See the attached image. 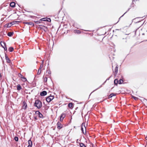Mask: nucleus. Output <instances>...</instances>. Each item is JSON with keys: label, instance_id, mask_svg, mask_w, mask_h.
Listing matches in <instances>:
<instances>
[{"label": "nucleus", "instance_id": "nucleus-1", "mask_svg": "<svg viewBox=\"0 0 147 147\" xmlns=\"http://www.w3.org/2000/svg\"><path fill=\"white\" fill-rule=\"evenodd\" d=\"M34 106L36 107L38 109H40L42 107V102L39 100H36L35 101Z\"/></svg>", "mask_w": 147, "mask_h": 147}, {"label": "nucleus", "instance_id": "nucleus-2", "mask_svg": "<svg viewBox=\"0 0 147 147\" xmlns=\"http://www.w3.org/2000/svg\"><path fill=\"white\" fill-rule=\"evenodd\" d=\"M81 130L82 132L84 134L86 133V129L85 126V124L84 123H82L81 126Z\"/></svg>", "mask_w": 147, "mask_h": 147}, {"label": "nucleus", "instance_id": "nucleus-3", "mask_svg": "<svg viewBox=\"0 0 147 147\" xmlns=\"http://www.w3.org/2000/svg\"><path fill=\"white\" fill-rule=\"evenodd\" d=\"M54 98V96H50L47 98H46V100L47 102H50Z\"/></svg>", "mask_w": 147, "mask_h": 147}, {"label": "nucleus", "instance_id": "nucleus-4", "mask_svg": "<svg viewBox=\"0 0 147 147\" xmlns=\"http://www.w3.org/2000/svg\"><path fill=\"white\" fill-rule=\"evenodd\" d=\"M35 112V113L36 114H37L38 117L40 118H43V116L42 114L40 113L39 111H34Z\"/></svg>", "mask_w": 147, "mask_h": 147}, {"label": "nucleus", "instance_id": "nucleus-5", "mask_svg": "<svg viewBox=\"0 0 147 147\" xmlns=\"http://www.w3.org/2000/svg\"><path fill=\"white\" fill-rule=\"evenodd\" d=\"M57 125L58 129H60L63 127V125L61 124L60 122H58L57 124Z\"/></svg>", "mask_w": 147, "mask_h": 147}, {"label": "nucleus", "instance_id": "nucleus-6", "mask_svg": "<svg viewBox=\"0 0 147 147\" xmlns=\"http://www.w3.org/2000/svg\"><path fill=\"white\" fill-rule=\"evenodd\" d=\"M40 20L43 21H47L49 22H50L51 21V20L50 18H42Z\"/></svg>", "mask_w": 147, "mask_h": 147}, {"label": "nucleus", "instance_id": "nucleus-7", "mask_svg": "<svg viewBox=\"0 0 147 147\" xmlns=\"http://www.w3.org/2000/svg\"><path fill=\"white\" fill-rule=\"evenodd\" d=\"M5 59L6 60V62L8 63H10L11 62V60L9 58L7 54H5Z\"/></svg>", "mask_w": 147, "mask_h": 147}, {"label": "nucleus", "instance_id": "nucleus-8", "mask_svg": "<svg viewBox=\"0 0 147 147\" xmlns=\"http://www.w3.org/2000/svg\"><path fill=\"white\" fill-rule=\"evenodd\" d=\"M47 94V92L45 91H43L40 92V94L41 96H44L46 95Z\"/></svg>", "mask_w": 147, "mask_h": 147}, {"label": "nucleus", "instance_id": "nucleus-9", "mask_svg": "<svg viewBox=\"0 0 147 147\" xmlns=\"http://www.w3.org/2000/svg\"><path fill=\"white\" fill-rule=\"evenodd\" d=\"M27 105L26 102L24 101L23 102V105L22 106V108L23 109L25 110L26 109Z\"/></svg>", "mask_w": 147, "mask_h": 147}, {"label": "nucleus", "instance_id": "nucleus-10", "mask_svg": "<svg viewBox=\"0 0 147 147\" xmlns=\"http://www.w3.org/2000/svg\"><path fill=\"white\" fill-rule=\"evenodd\" d=\"M19 76L22 79V80L23 81H25L27 80L26 79L25 77H24L21 74H20Z\"/></svg>", "mask_w": 147, "mask_h": 147}, {"label": "nucleus", "instance_id": "nucleus-11", "mask_svg": "<svg viewBox=\"0 0 147 147\" xmlns=\"http://www.w3.org/2000/svg\"><path fill=\"white\" fill-rule=\"evenodd\" d=\"M118 65H117L116 66V67L115 69V76L116 75L117 73L118 72Z\"/></svg>", "mask_w": 147, "mask_h": 147}, {"label": "nucleus", "instance_id": "nucleus-12", "mask_svg": "<svg viewBox=\"0 0 147 147\" xmlns=\"http://www.w3.org/2000/svg\"><path fill=\"white\" fill-rule=\"evenodd\" d=\"M28 147H32V142L30 140H29L28 141Z\"/></svg>", "mask_w": 147, "mask_h": 147}, {"label": "nucleus", "instance_id": "nucleus-13", "mask_svg": "<svg viewBox=\"0 0 147 147\" xmlns=\"http://www.w3.org/2000/svg\"><path fill=\"white\" fill-rule=\"evenodd\" d=\"M25 24L28 25H30L32 26H33L34 25L33 23L31 22H26Z\"/></svg>", "mask_w": 147, "mask_h": 147}, {"label": "nucleus", "instance_id": "nucleus-14", "mask_svg": "<svg viewBox=\"0 0 147 147\" xmlns=\"http://www.w3.org/2000/svg\"><path fill=\"white\" fill-rule=\"evenodd\" d=\"M15 5L16 3L14 2H12L10 4V6L12 7H15Z\"/></svg>", "mask_w": 147, "mask_h": 147}, {"label": "nucleus", "instance_id": "nucleus-15", "mask_svg": "<svg viewBox=\"0 0 147 147\" xmlns=\"http://www.w3.org/2000/svg\"><path fill=\"white\" fill-rule=\"evenodd\" d=\"M17 89L18 90H20L22 89V87L20 85L18 84L17 86Z\"/></svg>", "mask_w": 147, "mask_h": 147}, {"label": "nucleus", "instance_id": "nucleus-16", "mask_svg": "<svg viewBox=\"0 0 147 147\" xmlns=\"http://www.w3.org/2000/svg\"><path fill=\"white\" fill-rule=\"evenodd\" d=\"M65 116V114L63 113H62L60 116V118H61L63 119Z\"/></svg>", "mask_w": 147, "mask_h": 147}, {"label": "nucleus", "instance_id": "nucleus-17", "mask_svg": "<svg viewBox=\"0 0 147 147\" xmlns=\"http://www.w3.org/2000/svg\"><path fill=\"white\" fill-rule=\"evenodd\" d=\"M73 105V103H72L71 102L69 103V104L68 105V107L70 108H71L72 107Z\"/></svg>", "mask_w": 147, "mask_h": 147}, {"label": "nucleus", "instance_id": "nucleus-18", "mask_svg": "<svg viewBox=\"0 0 147 147\" xmlns=\"http://www.w3.org/2000/svg\"><path fill=\"white\" fill-rule=\"evenodd\" d=\"M13 32H9L7 34V35L9 36H11L13 34Z\"/></svg>", "mask_w": 147, "mask_h": 147}, {"label": "nucleus", "instance_id": "nucleus-19", "mask_svg": "<svg viewBox=\"0 0 147 147\" xmlns=\"http://www.w3.org/2000/svg\"><path fill=\"white\" fill-rule=\"evenodd\" d=\"M8 50L9 51L12 52L13 51V48L12 47H10L9 48Z\"/></svg>", "mask_w": 147, "mask_h": 147}, {"label": "nucleus", "instance_id": "nucleus-20", "mask_svg": "<svg viewBox=\"0 0 147 147\" xmlns=\"http://www.w3.org/2000/svg\"><path fill=\"white\" fill-rule=\"evenodd\" d=\"M74 32L77 33L78 34H80L81 33L80 31L79 30H74Z\"/></svg>", "mask_w": 147, "mask_h": 147}, {"label": "nucleus", "instance_id": "nucleus-21", "mask_svg": "<svg viewBox=\"0 0 147 147\" xmlns=\"http://www.w3.org/2000/svg\"><path fill=\"white\" fill-rule=\"evenodd\" d=\"M18 22H19L18 21H13L11 22V24L12 25H13Z\"/></svg>", "mask_w": 147, "mask_h": 147}, {"label": "nucleus", "instance_id": "nucleus-22", "mask_svg": "<svg viewBox=\"0 0 147 147\" xmlns=\"http://www.w3.org/2000/svg\"><path fill=\"white\" fill-rule=\"evenodd\" d=\"M123 82V80L121 79H120L119 81L118 82L119 84H122Z\"/></svg>", "mask_w": 147, "mask_h": 147}, {"label": "nucleus", "instance_id": "nucleus-23", "mask_svg": "<svg viewBox=\"0 0 147 147\" xmlns=\"http://www.w3.org/2000/svg\"><path fill=\"white\" fill-rule=\"evenodd\" d=\"M118 80L117 79H115L114 81V83L115 84H117L118 83Z\"/></svg>", "mask_w": 147, "mask_h": 147}, {"label": "nucleus", "instance_id": "nucleus-24", "mask_svg": "<svg viewBox=\"0 0 147 147\" xmlns=\"http://www.w3.org/2000/svg\"><path fill=\"white\" fill-rule=\"evenodd\" d=\"M80 146L81 147H86L84 144L83 143H81L80 144Z\"/></svg>", "mask_w": 147, "mask_h": 147}, {"label": "nucleus", "instance_id": "nucleus-25", "mask_svg": "<svg viewBox=\"0 0 147 147\" xmlns=\"http://www.w3.org/2000/svg\"><path fill=\"white\" fill-rule=\"evenodd\" d=\"M5 25L7 26V27L9 28L12 25V24H11V22L10 23L6 24Z\"/></svg>", "mask_w": 147, "mask_h": 147}, {"label": "nucleus", "instance_id": "nucleus-26", "mask_svg": "<svg viewBox=\"0 0 147 147\" xmlns=\"http://www.w3.org/2000/svg\"><path fill=\"white\" fill-rule=\"evenodd\" d=\"M43 78L44 82H46L47 81V77H43Z\"/></svg>", "mask_w": 147, "mask_h": 147}, {"label": "nucleus", "instance_id": "nucleus-27", "mask_svg": "<svg viewBox=\"0 0 147 147\" xmlns=\"http://www.w3.org/2000/svg\"><path fill=\"white\" fill-rule=\"evenodd\" d=\"M1 45L2 47L3 48H4V50L5 51H7V48L6 47V46H5V47H4V46H3V45H2V44L1 43Z\"/></svg>", "mask_w": 147, "mask_h": 147}, {"label": "nucleus", "instance_id": "nucleus-28", "mask_svg": "<svg viewBox=\"0 0 147 147\" xmlns=\"http://www.w3.org/2000/svg\"><path fill=\"white\" fill-rule=\"evenodd\" d=\"M14 140L16 141H18V137L16 136L14 138Z\"/></svg>", "mask_w": 147, "mask_h": 147}, {"label": "nucleus", "instance_id": "nucleus-29", "mask_svg": "<svg viewBox=\"0 0 147 147\" xmlns=\"http://www.w3.org/2000/svg\"><path fill=\"white\" fill-rule=\"evenodd\" d=\"M131 8V7H130V8H129L127 10V11H126L122 16H121L119 18V20H120V18L123 17V16L126 13H127L129 10Z\"/></svg>", "mask_w": 147, "mask_h": 147}, {"label": "nucleus", "instance_id": "nucleus-30", "mask_svg": "<svg viewBox=\"0 0 147 147\" xmlns=\"http://www.w3.org/2000/svg\"><path fill=\"white\" fill-rule=\"evenodd\" d=\"M47 72L49 74H51V72L50 70L48 69L47 70Z\"/></svg>", "mask_w": 147, "mask_h": 147}, {"label": "nucleus", "instance_id": "nucleus-31", "mask_svg": "<svg viewBox=\"0 0 147 147\" xmlns=\"http://www.w3.org/2000/svg\"><path fill=\"white\" fill-rule=\"evenodd\" d=\"M43 66V64H41L40 65V67L39 69V70H41V69H42V67Z\"/></svg>", "mask_w": 147, "mask_h": 147}, {"label": "nucleus", "instance_id": "nucleus-32", "mask_svg": "<svg viewBox=\"0 0 147 147\" xmlns=\"http://www.w3.org/2000/svg\"><path fill=\"white\" fill-rule=\"evenodd\" d=\"M41 70H40L38 69V71L37 73V74L38 75H40L41 73Z\"/></svg>", "mask_w": 147, "mask_h": 147}, {"label": "nucleus", "instance_id": "nucleus-33", "mask_svg": "<svg viewBox=\"0 0 147 147\" xmlns=\"http://www.w3.org/2000/svg\"><path fill=\"white\" fill-rule=\"evenodd\" d=\"M132 97L135 100H136L138 99V98L135 97L134 96H132Z\"/></svg>", "mask_w": 147, "mask_h": 147}, {"label": "nucleus", "instance_id": "nucleus-34", "mask_svg": "<svg viewBox=\"0 0 147 147\" xmlns=\"http://www.w3.org/2000/svg\"><path fill=\"white\" fill-rule=\"evenodd\" d=\"M1 43L2 44V45H3V46L4 45V46H5L6 43L5 42H1Z\"/></svg>", "mask_w": 147, "mask_h": 147}, {"label": "nucleus", "instance_id": "nucleus-35", "mask_svg": "<svg viewBox=\"0 0 147 147\" xmlns=\"http://www.w3.org/2000/svg\"><path fill=\"white\" fill-rule=\"evenodd\" d=\"M112 97L113 96H115L116 95V94L115 93H111Z\"/></svg>", "mask_w": 147, "mask_h": 147}, {"label": "nucleus", "instance_id": "nucleus-36", "mask_svg": "<svg viewBox=\"0 0 147 147\" xmlns=\"http://www.w3.org/2000/svg\"><path fill=\"white\" fill-rule=\"evenodd\" d=\"M112 94H111L109 96V98H111L112 97Z\"/></svg>", "mask_w": 147, "mask_h": 147}, {"label": "nucleus", "instance_id": "nucleus-37", "mask_svg": "<svg viewBox=\"0 0 147 147\" xmlns=\"http://www.w3.org/2000/svg\"><path fill=\"white\" fill-rule=\"evenodd\" d=\"M102 86V85H101L98 88H97L96 89H95V90H94L93 91H94L96 90H97V89H98L100 88H101V87Z\"/></svg>", "mask_w": 147, "mask_h": 147}, {"label": "nucleus", "instance_id": "nucleus-38", "mask_svg": "<svg viewBox=\"0 0 147 147\" xmlns=\"http://www.w3.org/2000/svg\"><path fill=\"white\" fill-rule=\"evenodd\" d=\"M123 39H124L125 40V42H127V39H126V38H123Z\"/></svg>", "mask_w": 147, "mask_h": 147}, {"label": "nucleus", "instance_id": "nucleus-39", "mask_svg": "<svg viewBox=\"0 0 147 147\" xmlns=\"http://www.w3.org/2000/svg\"><path fill=\"white\" fill-rule=\"evenodd\" d=\"M63 119L61 118H60V121H63Z\"/></svg>", "mask_w": 147, "mask_h": 147}, {"label": "nucleus", "instance_id": "nucleus-40", "mask_svg": "<svg viewBox=\"0 0 147 147\" xmlns=\"http://www.w3.org/2000/svg\"><path fill=\"white\" fill-rule=\"evenodd\" d=\"M34 119H35V120H37V117H34Z\"/></svg>", "mask_w": 147, "mask_h": 147}, {"label": "nucleus", "instance_id": "nucleus-41", "mask_svg": "<svg viewBox=\"0 0 147 147\" xmlns=\"http://www.w3.org/2000/svg\"><path fill=\"white\" fill-rule=\"evenodd\" d=\"M111 77V76H110V77H109V78H107V80H106V81L107 80H109V79Z\"/></svg>", "mask_w": 147, "mask_h": 147}, {"label": "nucleus", "instance_id": "nucleus-42", "mask_svg": "<svg viewBox=\"0 0 147 147\" xmlns=\"http://www.w3.org/2000/svg\"><path fill=\"white\" fill-rule=\"evenodd\" d=\"M44 60H43V61H42V64H43V63H44Z\"/></svg>", "mask_w": 147, "mask_h": 147}, {"label": "nucleus", "instance_id": "nucleus-43", "mask_svg": "<svg viewBox=\"0 0 147 147\" xmlns=\"http://www.w3.org/2000/svg\"><path fill=\"white\" fill-rule=\"evenodd\" d=\"M1 77V73H0V77Z\"/></svg>", "mask_w": 147, "mask_h": 147}, {"label": "nucleus", "instance_id": "nucleus-44", "mask_svg": "<svg viewBox=\"0 0 147 147\" xmlns=\"http://www.w3.org/2000/svg\"><path fill=\"white\" fill-rule=\"evenodd\" d=\"M38 21H36V23H38Z\"/></svg>", "mask_w": 147, "mask_h": 147}, {"label": "nucleus", "instance_id": "nucleus-45", "mask_svg": "<svg viewBox=\"0 0 147 147\" xmlns=\"http://www.w3.org/2000/svg\"><path fill=\"white\" fill-rule=\"evenodd\" d=\"M116 30H119V29H117Z\"/></svg>", "mask_w": 147, "mask_h": 147}, {"label": "nucleus", "instance_id": "nucleus-46", "mask_svg": "<svg viewBox=\"0 0 147 147\" xmlns=\"http://www.w3.org/2000/svg\"><path fill=\"white\" fill-rule=\"evenodd\" d=\"M144 33H143V34H142V35H144Z\"/></svg>", "mask_w": 147, "mask_h": 147}, {"label": "nucleus", "instance_id": "nucleus-47", "mask_svg": "<svg viewBox=\"0 0 147 147\" xmlns=\"http://www.w3.org/2000/svg\"><path fill=\"white\" fill-rule=\"evenodd\" d=\"M106 81H105V82L104 83H105V82H106Z\"/></svg>", "mask_w": 147, "mask_h": 147}, {"label": "nucleus", "instance_id": "nucleus-48", "mask_svg": "<svg viewBox=\"0 0 147 147\" xmlns=\"http://www.w3.org/2000/svg\"><path fill=\"white\" fill-rule=\"evenodd\" d=\"M146 32H147V30Z\"/></svg>", "mask_w": 147, "mask_h": 147}]
</instances>
